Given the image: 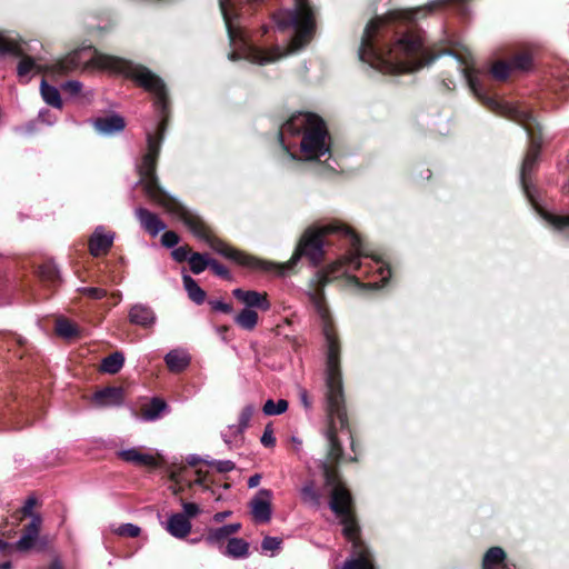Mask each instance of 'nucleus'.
Instances as JSON below:
<instances>
[{
  "label": "nucleus",
  "mask_w": 569,
  "mask_h": 569,
  "mask_svg": "<svg viewBox=\"0 0 569 569\" xmlns=\"http://www.w3.org/2000/svg\"><path fill=\"white\" fill-rule=\"evenodd\" d=\"M163 131L164 120L159 123L157 132L147 133L148 150L139 167V183L142 184L146 194L152 201L181 220L194 237L207 242L210 248L219 254L251 269H276L278 273L283 274L287 270L291 269L301 257L308 258L313 266L318 264L323 256L322 247L323 237L326 234L340 233L350 240L351 248L349 252L342 259L317 271L310 280L307 291L309 301L313 305L315 310L322 321V331L327 343L326 406L329 426L325 432V437L329 445V459L331 461H338L342 456V448L337 439V425L340 426V429H345L348 426V420L345 409L342 378L339 368V345L331 327L328 308L325 303L323 288L331 280L341 274L359 272L360 276L369 278L368 282L361 284L362 287L380 289L387 283L391 276L388 264L365 248L358 236L349 227L340 222H330L322 227L309 228L301 237L292 258L286 264H273L262 261L231 248L211 236L208 227L200 217L191 212L174 198L170 197L158 184L156 162L160 152Z\"/></svg>",
  "instance_id": "nucleus-1"
},
{
  "label": "nucleus",
  "mask_w": 569,
  "mask_h": 569,
  "mask_svg": "<svg viewBox=\"0 0 569 569\" xmlns=\"http://www.w3.org/2000/svg\"><path fill=\"white\" fill-rule=\"evenodd\" d=\"M359 58L383 73L415 72L422 68L425 43L415 13L392 11L366 27Z\"/></svg>",
  "instance_id": "nucleus-2"
},
{
  "label": "nucleus",
  "mask_w": 569,
  "mask_h": 569,
  "mask_svg": "<svg viewBox=\"0 0 569 569\" xmlns=\"http://www.w3.org/2000/svg\"><path fill=\"white\" fill-rule=\"evenodd\" d=\"M90 62L93 67L123 73L153 94L154 104L162 112L167 108V91L162 80L146 67L131 61L107 56L88 47L68 54L52 66L54 73L64 74Z\"/></svg>",
  "instance_id": "nucleus-3"
},
{
  "label": "nucleus",
  "mask_w": 569,
  "mask_h": 569,
  "mask_svg": "<svg viewBox=\"0 0 569 569\" xmlns=\"http://www.w3.org/2000/svg\"><path fill=\"white\" fill-rule=\"evenodd\" d=\"M326 485L331 487L330 508L340 518L345 537L352 542L351 557L341 569H375L373 556L369 548L359 539L358 526L351 513V496L338 477L331 472L326 462L322 463Z\"/></svg>",
  "instance_id": "nucleus-4"
},
{
  "label": "nucleus",
  "mask_w": 569,
  "mask_h": 569,
  "mask_svg": "<svg viewBox=\"0 0 569 569\" xmlns=\"http://www.w3.org/2000/svg\"><path fill=\"white\" fill-rule=\"evenodd\" d=\"M301 136L300 151L303 160H319L330 156V137L321 118L313 113L299 112L290 117L280 130V140L283 148L295 159L290 151L291 143L288 137Z\"/></svg>",
  "instance_id": "nucleus-5"
},
{
  "label": "nucleus",
  "mask_w": 569,
  "mask_h": 569,
  "mask_svg": "<svg viewBox=\"0 0 569 569\" xmlns=\"http://www.w3.org/2000/svg\"><path fill=\"white\" fill-rule=\"evenodd\" d=\"M463 74L472 92L479 99H481L486 106H488L491 110L499 112L500 114L522 123L526 130L531 132L532 122H535V119L529 111L520 109L518 106L487 97L482 91V87L475 68L467 62L466 67L463 68Z\"/></svg>",
  "instance_id": "nucleus-6"
},
{
  "label": "nucleus",
  "mask_w": 569,
  "mask_h": 569,
  "mask_svg": "<svg viewBox=\"0 0 569 569\" xmlns=\"http://www.w3.org/2000/svg\"><path fill=\"white\" fill-rule=\"evenodd\" d=\"M0 54L22 57L18 64V76L22 79L28 80L39 71L36 61L24 56L23 43L10 33H0Z\"/></svg>",
  "instance_id": "nucleus-7"
},
{
  "label": "nucleus",
  "mask_w": 569,
  "mask_h": 569,
  "mask_svg": "<svg viewBox=\"0 0 569 569\" xmlns=\"http://www.w3.org/2000/svg\"><path fill=\"white\" fill-rule=\"evenodd\" d=\"M42 519L40 516H33L29 525L26 526L22 536L14 543V548L18 551H29L37 548L39 545L41 548L46 546L44 541L39 538Z\"/></svg>",
  "instance_id": "nucleus-8"
},
{
  "label": "nucleus",
  "mask_w": 569,
  "mask_h": 569,
  "mask_svg": "<svg viewBox=\"0 0 569 569\" xmlns=\"http://www.w3.org/2000/svg\"><path fill=\"white\" fill-rule=\"evenodd\" d=\"M539 144L536 141H532L529 150L526 153V157L522 162L521 172H520V181L522 189L529 199V201L536 206L535 194L532 188L529 184L528 177L533 171L538 157H539Z\"/></svg>",
  "instance_id": "nucleus-9"
},
{
  "label": "nucleus",
  "mask_w": 569,
  "mask_h": 569,
  "mask_svg": "<svg viewBox=\"0 0 569 569\" xmlns=\"http://www.w3.org/2000/svg\"><path fill=\"white\" fill-rule=\"evenodd\" d=\"M272 492L260 489L250 501V509L254 521L266 523L271 519Z\"/></svg>",
  "instance_id": "nucleus-10"
},
{
  "label": "nucleus",
  "mask_w": 569,
  "mask_h": 569,
  "mask_svg": "<svg viewBox=\"0 0 569 569\" xmlns=\"http://www.w3.org/2000/svg\"><path fill=\"white\" fill-rule=\"evenodd\" d=\"M234 298H237L244 308L252 309L258 308L263 311H268L271 308V303L266 292H259L256 290H243L237 288L232 291Z\"/></svg>",
  "instance_id": "nucleus-11"
},
{
  "label": "nucleus",
  "mask_w": 569,
  "mask_h": 569,
  "mask_svg": "<svg viewBox=\"0 0 569 569\" xmlns=\"http://www.w3.org/2000/svg\"><path fill=\"white\" fill-rule=\"evenodd\" d=\"M113 239V232H106L102 226L97 227L89 240L90 253L93 257H99L100 254L106 253L112 246Z\"/></svg>",
  "instance_id": "nucleus-12"
},
{
  "label": "nucleus",
  "mask_w": 569,
  "mask_h": 569,
  "mask_svg": "<svg viewBox=\"0 0 569 569\" xmlns=\"http://www.w3.org/2000/svg\"><path fill=\"white\" fill-rule=\"evenodd\" d=\"M134 213L141 227L152 237L167 229V224L156 213L144 208H137Z\"/></svg>",
  "instance_id": "nucleus-13"
},
{
  "label": "nucleus",
  "mask_w": 569,
  "mask_h": 569,
  "mask_svg": "<svg viewBox=\"0 0 569 569\" xmlns=\"http://www.w3.org/2000/svg\"><path fill=\"white\" fill-rule=\"evenodd\" d=\"M92 124L99 133L104 136L120 132L126 127L124 119L117 113L97 118L92 121Z\"/></svg>",
  "instance_id": "nucleus-14"
},
{
  "label": "nucleus",
  "mask_w": 569,
  "mask_h": 569,
  "mask_svg": "<svg viewBox=\"0 0 569 569\" xmlns=\"http://www.w3.org/2000/svg\"><path fill=\"white\" fill-rule=\"evenodd\" d=\"M191 522L183 513L171 515L166 522V530L174 538L183 539L191 531Z\"/></svg>",
  "instance_id": "nucleus-15"
},
{
  "label": "nucleus",
  "mask_w": 569,
  "mask_h": 569,
  "mask_svg": "<svg viewBox=\"0 0 569 569\" xmlns=\"http://www.w3.org/2000/svg\"><path fill=\"white\" fill-rule=\"evenodd\" d=\"M129 320L133 325L147 328L154 325L156 315L150 307L137 303L129 311Z\"/></svg>",
  "instance_id": "nucleus-16"
},
{
  "label": "nucleus",
  "mask_w": 569,
  "mask_h": 569,
  "mask_svg": "<svg viewBox=\"0 0 569 569\" xmlns=\"http://www.w3.org/2000/svg\"><path fill=\"white\" fill-rule=\"evenodd\" d=\"M117 455L121 460L137 466L154 467L157 465L154 456L141 452L138 448L123 449Z\"/></svg>",
  "instance_id": "nucleus-17"
},
{
  "label": "nucleus",
  "mask_w": 569,
  "mask_h": 569,
  "mask_svg": "<svg viewBox=\"0 0 569 569\" xmlns=\"http://www.w3.org/2000/svg\"><path fill=\"white\" fill-rule=\"evenodd\" d=\"M93 402L98 407L120 406L123 402L121 388H104L93 396Z\"/></svg>",
  "instance_id": "nucleus-18"
},
{
  "label": "nucleus",
  "mask_w": 569,
  "mask_h": 569,
  "mask_svg": "<svg viewBox=\"0 0 569 569\" xmlns=\"http://www.w3.org/2000/svg\"><path fill=\"white\" fill-rule=\"evenodd\" d=\"M254 410L256 408L253 405H247L243 407L239 416L238 425H230L228 427V433H222L226 443H230L229 436L240 435L249 427Z\"/></svg>",
  "instance_id": "nucleus-19"
},
{
  "label": "nucleus",
  "mask_w": 569,
  "mask_h": 569,
  "mask_svg": "<svg viewBox=\"0 0 569 569\" xmlns=\"http://www.w3.org/2000/svg\"><path fill=\"white\" fill-rule=\"evenodd\" d=\"M240 528V523H229L217 529H210L206 537V542L211 546H219L231 535L238 532Z\"/></svg>",
  "instance_id": "nucleus-20"
},
{
  "label": "nucleus",
  "mask_w": 569,
  "mask_h": 569,
  "mask_svg": "<svg viewBox=\"0 0 569 569\" xmlns=\"http://www.w3.org/2000/svg\"><path fill=\"white\" fill-rule=\"evenodd\" d=\"M482 569H511L506 562V553L500 547L490 548L482 561Z\"/></svg>",
  "instance_id": "nucleus-21"
},
{
  "label": "nucleus",
  "mask_w": 569,
  "mask_h": 569,
  "mask_svg": "<svg viewBox=\"0 0 569 569\" xmlns=\"http://www.w3.org/2000/svg\"><path fill=\"white\" fill-rule=\"evenodd\" d=\"M538 212L540 213L541 218L553 228V230L563 234L565 237H569V214L560 216L543 211L541 209H538Z\"/></svg>",
  "instance_id": "nucleus-22"
},
{
  "label": "nucleus",
  "mask_w": 569,
  "mask_h": 569,
  "mask_svg": "<svg viewBox=\"0 0 569 569\" xmlns=\"http://www.w3.org/2000/svg\"><path fill=\"white\" fill-rule=\"evenodd\" d=\"M166 365L171 371L179 372L190 363V356L183 350H171L164 357Z\"/></svg>",
  "instance_id": "nucleus-23"
},
{
  "label": "nucleus",
  "mask_w": 569,
  "mask_h": 569,
  "mask_svg": "<svg viewBox=\"0 0 569 569\" xmlns=\"http://www.w3.org/2000/svg\"><path fill=\"white\" fill-rule=\"evenodd\" d=\"M223 553L234 559L247 558L249 556V543L241 538H230Z\"/></svg>",
  "instance_id": "nucleus-24"
},
{
  "label": "nucleus",
  "mask_w": 569,
  "mask_h": 569,
  "mask_svg": "<svg viewBox=\"0 0 569 569\" xmlns=\"http://www.w3.org/2000/svg\"><path fill=\"white\" fill-rule=\"evenodd\" d=\"M258 313L256 310L243 308L236 317L234 323L243 330L252 331L258 325Z\"/></svg>",
  "instance_id": "nucleus-25"
},
{
  "label": "nucleus",
  "mask_w": 569,
  "mask_h": 569,
  "mask_svg": "<svg viewBox=\"0 0 569 569\" xmlns=\"http://www.w3.org/2000/svg\"><path fill=\"white\" fill-rule=\"evenodd\" d=\"M183 287L188 297L197 305H201L206 300V292L199 287L197 281L189 274H183Z\"/></svg>",
  "instance_id": "nucleus-26"
},
{
  "label": "nucleus",
  "mask_w": 569,
  "mask_h": 569,
  "mask_svg": "<svg viewBox=\"0 0 569 569\" xmlns=\"http://www.w3.org/2000/svg\"><path fill=\"white\" fill-rule=\"evenodd\" d=\"M123 363H124L123 353L117 351V352H113L110 356L106 357L102 360V362L100 365V369H101V371H103L106 373L114 375L120 371V369L123 367Z\"/></svg>",
  "instance_id": "nucleus-27"
},
{
  "label": "nucleus",
  "mask_w": 569,
  "mask_h": 569,
  "mask_svg": "<svg viewBox=\"0 0 569 569\" xmlns=\"http://www.w3.org/2000/svg\"><path fill=\"white\" fill-rule=\"evenodd\" d=\"M168 409L167 403L159 398H153L148 408L142 411V419L146 421L158 420Z\"/></svg>",
  "instance_id": "nucleus-28"
},
{
  "label": "nucleus",
  "mask_w": 569,
  "mask_h": 569,
  "mask_svg": "<svg viewBox=\"0 0 569 569\" xmlns=\"http://www.w3.org/2000/svg\"><path fill=\"white\" fill-rule=\"evenodd\" d=\"M40 91L43 100L48 104L61 109L62 100L60 97V92L56 87L48 84L47 81L43 79L40 84Z\"/></svg>",
  "instance_id": "nucleus-29"
},
{
  "label": "nucleus",
  "mask_w": 569,
  "mask_h": 569,
  "mask_svg": "<svg viewBox=\"0 0 569 569\" xmlns=\"http://www.w3.org/2000/svg\"><path fill=\"white\" fill-rule=\"evenodd\" d=\"M211 260L212 259L208 254L193 252L190 254L188 262L190 266V270L194 274H199L207 268H210Z\"/></svg>",
  "instance_id": "nucleus-30"
},
{
  "label": "nucleus",
  "mask_w": 569,
  "mask_h": 569,
  "mask_svg": "<svg viewBox=\"0 0 569 569\" xmlns=\"http://www.w3.org/2000/svg\"><path fill=\"white\" fill-rule=\"evenodd\" d=\"M56 332L64 339H71L78 335V329L76 325H73L69 320L64 318H59L56 321Z\"/></svg>",
  "instance_id": "nucleus-31"
},
{
  "label": "nucleus",
  "mask_w": 569,
  "mask_h": 569,
  "mask_svg": "<svg viewBox=\"0 0 569 569\" xmlns=\"http://www.w3.org/2000/svg\"><path fill=\"white\" fill-rule=\"evenodd\" d=\"M288 409V401L279 399L277 402L269 399L263 405L262 411L266 416H276L286 412Z\"/></svg>",
  "instance_id": "nucleus-32"
},
{
  "label": "nucleus",
  "mask_w": 569,
  "mask_h": 569,
  "mask_svg": "<svg viewBox=\"0 0 569 569\" xmlns=\"http://www.w3.org/2000/svg\"><path fill=\"white\" fill-rule=\"evenodd\" d=\"M301 499L303 502L311 506L319 505V495L315 489L313 482H308L301 488Z\"/></svg>",
  "instance_id": "nucleus-33"
},
{
  "label": "nucleus",
  "mask_w": 569,
  "mask_h": 569,
  "mask_svg": "<svg viewBox=\"0 0 569 569\" xmlns=\"http://www.w3.org/2000/svg\"><path fill=\"white\" fill-rule=\"evenodd\" d=\"M531 57L528 53H520L512 58L510 61L513 70L526 71L531 66Z\"/></svg>",
  "instance_id": "nucleus-34"
},
{
  "label": "nucleus",
  "mask_w": 569,
  "mask_h": 569,
  "mask_svg": "<svg viewBox=\"0 0 569 569\" xmlns=\"http://www.w3.org/2000/svg\"><path fill=\"white\" fill-rule=\"evenodd\" d=\"M203 462L210 467L216 468L218 472H229L236 468L234 462L231 460H214L206 458Z\"/></svg>",
  "instance_id": "nucleus-35"
},
{
  "label": "nucleus",
  "mask_w": 569,
  "mask_h": 569,
  "mask_svg": "<svg viewBox=\"0 0 569 569\" xmlns=\"http://www.w3.org/2000/svg\"><path fill=\"white\" fill-rule=\"evenodd\" d=\"M511 69V63L499 61L492 66L491 73L496 79L505 80L508 78Z\"/></svg>",
  "instance_id": "nucleus-36"
},
{
  "label": "nucleus",
  "mask_w": 569,
  "mask_h": 569,
  "mask_svg": "<svg viewBox=\"0 0 569 569\" xmlns=\"http://www.w3.org/2000/svg\"><path fill=\"white\" fill-rule=\"evenodd\" d=\"M140 527L133 523H124L119 526L114 532L119 536L138 537L140 535Z\"/></svg>",
  "instance_id": "nucleus-37"
},
{
  "label": "nucleus",
  "mask_w": 569,
  "mask_h": 569,
  "mask_svg": "<svg viewBox=\"0 0 569 569\" xmlns=\"http://www.w3.org/2000/svg\"><path fill=\"white\" fill-rule=\"evenodd\" d=\"M40 274L42 278L50 280V281H56L57 279H59V270H58L57 266H54L52 263H47V264L42 266L40 268Z\"/></svg>",
  "instance_id": "nucleus-38"
},
{
  "label": "nucleus",
  "mask_w": 569,
  "mask_h": 569,
  "mask_svg": "<svg viewBox=\"0 0 569 569\" xmlns=\"http://www.w3.org/2000/svg\"><path fill=\"white\" fill-rule=\"evenodd\" d=\"M61 88L70 97H76L80 93V91L82 89V83L78 80H70V81L64 82L61 86Z\"/></svg>",
  "instance_id": "nucleus-39"
},
{
  "label": "nucleus",
  "mask_w": 569,
  "mask_h": 569,
  "mask_svg": "<svg viewBox=\"0 0 569 569\" xmlns=\"http://www.w3.org/2000/svg\"><path fill=\"white\" fill-rule=\"evenodd\" d=\"M281 540L277 537H264L261 543L262 551H277L280 548Z\"/></svg>",
  "instance_id": "nucleus-40"
},
{
  "label": "nucleus",
  "mask_w": 569,
  "mask_h": 569,
  "mask_svg": "<svg viewBox=\"0 0 569 569\" xmlns=\"http://www.w3.org/2000/svg\"><path fill=\"white\" fill-rule=\"evenodd\" d=\"M179 236L174 231H166L161 237L162 246L173 248L179 243Z\"/></svg>",
  "instance_id": "nucleus-41"
},
{
  "label": "nucleus",
  "mask_w": 569,
  "mask_h": 569,
  "mask_svg": "<svg viewBox=\"0 0 569 569\" xmlns=\"http://www.w3.org/2000/svg\"><path fill=\"white\" fill-rule=\"evenodd\" d=\"M191 251L188 247L182 246L172 250L171 256L177 262H183L186 260L189 261V257Z\"/></svg>",
  "instance_id": "nucleus-42"
},
{
  "label": "nucleus",
  "mask_w": 569,
  "mask_h": 569,
  "mask_svg": "<svg viewBox=\"0 0 569 569\" xmlns=\"http://www.w3.org/2000/svg\"><path fill=\"white\" fill-rule=\"evenodd\" d=\"M79 291L92 299H102L107 295L106 290L96 287L79 288Z\"/></svg>",
  "instance_id": "nucleus-43"
},
{
  "label": "nucleus",
  "mask_w": 569,
  "mask_h": 569,
  "mask_svg": "<svg viewBox=\"0 0 569 569\" xmlns=\"http://www.w3.org/2000/svg\"><path fill=\"white\" fill-rule=\"evenodd\" d=\"M209 305L211 306V308L214 310V311H219V312H222V313H231L232 312V307L231 305L222 301V300H210L209 301Z\"/></svg>",
  "instance_id": "nucleus-44"
},
{
  "label": "nucleus",
  "mask_w": 569,
  "mask_h": 569,
  "mask_svg": "<svg viewBox=\"0 0 569 569\" xmlns=\"http://www.w3.org/2000/svg\"><path fill=\"white\" fill-rule=\"evenodd\" d=\"M210 268L217 276H219L221 278L230 279V273H229L228 269L224 266L220 264L214 259L211 260Z\"/></svg>",
  "instance_id": "nucleus-45"
},
{
  "label": "nucleus",
  "mask_w": 569,
  "mask_h": 569,
  "mask_svg": "<svg viewBox=\"0 0 569 569\" xmlns=\"http://www.w3.org/2000/svg\"><path fill=\"white\" fill-rule=\"evenodd\" d=\"M182 508L183 515L187 516L189 520L190 518L196 517L200 512L198 505L192 502H183Z\"/></svg>",
  "instance_id": "nucleus-46"
},
{
  "label": "nucleus",
  "mask_w": 569,
  "mask_h": 569,
  "mask_svg": "<svg viewBox=\"0 0 569 569\" xmlns=\"http://www.w3.org/2000/svg\"><path fill=\"white\" fill-rule=\"evenodd\" d=\"M36 503H37L36 498H34V497H29V498L26 500V502H24V505H23V507H22V513H23L24 516H29V517H31V518H32L33 516H39L38 513H33V511H32V510H33V508H34V506H36Z\"/></svg>",
  "instance_id": "nucleus-47"
},
{
  "label": "nucleus",
  "mask_w": 569,
  "mask_h": 569,
  "mask_svg": "<svg viewBox=\"0 0 569 569\" xmlns=\"http://www.w3.org/2000/svg\"><path fill=\"white\" fill-rule=\"evenodd\" d=\"M276 442V438L270 429H266L262 437L261 443L266 447H272Z\"/></svg>",
  "instance_id": "nucleus-48"
},
{
  "label": "nucleus",
  "mask_w": 569,
  "mask_h": 569,
  "mask_svg": "<svg viewBox=\"0 0 569 569\" xmlns=\"http://www.w3.org/2000/svg\"><path fill=\"white\" fill-rule=\"evenodd\" d=\"M299 397H300V401H301L302 406L305 407V409L309 410L311 408V402H310L308 393L305 389H301L299 391Z\"/></svg>",
  "instance_id": "nucleus-49"
},
{
  "label": "nucleus",
  "mask_w": 569,
  "mask_h": 569,
  "mask_svg": "<svg viewBox=\"0 0 569 569\" xmlns=\"http://www.w3.org/2000/svg\"><path fill=\"white\" fill-rule=\"evenodd\" d=\"M260 480H261V476L259 473L251 476L248 479V487L256 488L260 483Z\"/></svg>",
  "instance_id": "nucleus-50"
},
{
  "label": "nucleus",
  "mask_w": 569,
  "mask_h": 569,
  "mask_svg": "<svg viewBox=\"0 0 569 569\" xmlns=\"http://www.w3.org/2000/svg\"><path fill=\"white\" fill-rule=\"evenodd\" d=\"M231 515V511H222V512H217L214 516H213V521L214 522H222L226 518H228L229 516Z\"/></svg>",
  "instance_id": "nucleus-51"
},
{
  "label": "nucleus",
  "mask_w": 569,
  "mask_h": 569,
  "mask_svg": "<svg viewBox=\"0 0 569 569\" xmlns=\"http://www.w3.org/2000/svg\"><path fill=\"white\" fill-rule=\"evenodd\" d=\"M204 459H202L201 457L197 456V455H190L188 458H187V461L190 466H196L197 463L199 462H203Z\"/></svg>",
  "instance_id": "nucleus-52"
},
{
  "label": "nucleus",
  "mask_w": 569,
  "mask_h": 569,
  "mask_svg": "<svg viewBox=\"0 0 569 569\" xmlns=\"http://www.w3.org/2000/svg\"><path fill=\"white\" fill-rule=\"evenodd\" d=\"M12 547L8 542H6L2 539H0V551H6V550H9Z\"/></svg>",
  "instance_id": "nucleus-53"
},
{
  "label": "nucleus",
  "mask_w": 569,
  "mask_h": 569,
  "mask_svg": "<svg viewBox=\"0 0 569 569\" xmlns=\"http://www.w3.org/2000/svg\"><path fill=\"white\" fill-rule=\"evenodd\" d=\"M11 562L10 561H6L3 562L1 566H0V569H11Z\"/></svg>",
  "instance_id": "nucleus-54"
},
{
  "label": "nucleus",
  "mask_w": 569,
  "mask_h": 569,
  "mask_svg": "<svg viewBox=\"0 0 569 569\" xmlns=\"http://www.w3.org/2000/svg\"><path fill=\"white\" fill-rule=\"evenodd\" d=\"M197 473H198V479L196 480V482H197V483H199V485H201V483H202V481H203V479H202V473H201V471H200V470H198V471H197Z\"/></svg>",
  "instance_id": "nucleus-55"
},
{
  "label": "nucleus",
  "mask_w": 569,
  "mask_h": 569,
  "mask_svg": "<svg viewBox=\"0 0 569 569\" xmlns=\"http://www.w3.org/2000/svg\"><path fill=\"white\" fill-rule=\"evenodd\" d=\"M351 281H353L357 286H360V284H361V283H360L359 278H358V277H356V276H353V277L351 278Z\"/></svg>",
  "instance_id": "nucleus-56"
},
{
  "label": "nucleus",
  "mask_w": 569,
  "mask_h": 569,
  "mask_svg": "<svg viewBox=\"0 0 569 569\" xmlns=\"http://www.w3.org/2000/svg\"><path fill=\"white\" fill-rule=\"evenodd\" d=\"M435 58H436V57H433V56L429 52V58H428L429 64L431 63V61H432Z\"/></svg>",
  "instance_id": "nucleus-57"
}]
</instances>
